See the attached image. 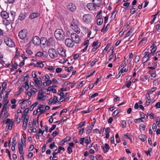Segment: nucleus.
Wrapping results in <instances>:
<instances>
[{"mask_svg":"<svg viewBox=\"0 0 160 160\" xmlns=\"http://www.w3.org/2000/svg\"><path fill=\"white\" fill-rule=\"evenodd\" d=\"M32 41L33 44L37 46H38L42 43L43 45H48V41H47L46 38H41V40L38 36H36L33 38Z\"/></svg>","mask_w":160,"mask_h":160,"instance_id":"obj_1","label":"nucleus"},{"mask_svg":"<svg viewBox=\"0 0 160 160\" xmlns=\"http://www.w3.org/2000/svg\"><path fill=\"white\" fill-rule=\"evenodd\" d=\"M54 36L57 40L60 41H63L65 38L64 32L61 29H57L54 32Z\"/></svg>","mask_w":160,"mask_h":160,"instance_id":"obj_2","label":"nucleus"},{"mask_svg":"<svg viewBox=\"0 0 160 160\" xmlns=\"http://www.w3.org/2000/svg\"><path fill=\"white\" fill-rule=\"evenodd\" d=\"M78 21L76 19H73L70 23L71 28L77 33H79L80 31V29L78 27Z\"/></svg>","mask_w":160,"mask_h":160,"instance_id":"obj_3","label":"nucleus"},{"mask_svg":"<svg viewBox=\"0 0 160 160\" xmlns=\"http://www.w3.org/2000/svg\"><path fill=\"white\" fill-rule=\"evenodd\" d=\"M48 53L49 56L52 59L56 58L58 57V54L56 50L53 48H50L48 51Z\"/></svg>","mask_w":160,"mask_h":160,"instance_id":"obj_4","label":"nucleus"},{"mask_svg":"<svg viewBox=\"0 0 160 160\" xmlns=\"http://www.w3.org/2000/svg\"><path fill=\"white\" fill-rule=\"evenodd\" d=\"M71 39L76 43H79L80 42V39L78 35L75 33H72L71 34Z\"/></svg>","mask_w":160,"mask_h":160,"instance_id":"obj_5","label":"nucleus"},{"mask_svg":"<svg viewBox=\"0 0 160 160\" xmlns=\"http://www.w3.org/2000/svg\"><path fill=\"white\" fill-rule=\"evenodd\" d=\"M4 42L6 44L10 47H13L15 46V44L12 40L8 38L4 39Z\"/></svg>","mask_w":160,"mask_h":160,"instance_id":"obj_6","label":"nucleus"},{"mask_svg":"<svg viewBox=\"0 0 160 160\" xmlns=\"http://www.w3.org/2000/svg\"><path fill=\"white\" fill-rule=\"evenodd\" d=\"M57 51L59 55L64 59L66 56V51L62 48H59L57 49Z\"/></svg>","mask_w":160,"mask_h":160,"instance_id":"obj_7","label":"nucleus"},{"mask_svg":"<svg viewBox=\"0 0 160 160\" xmlns=\"http://www.w3.org/2000/svg\"><path fill=\"white\" fill-rule=\"evenodd\" d=\"M65 45L68 47L72 48L74 45V41H72L71 38H67L65 39Z\"/></svg>","mask_w":160,"mask_h":160,"instance_id":"obj_8","label":"nucleus"},{"mask_svg":"<svg viewBox=\"0 0 160 160\" xmlns=\"http://www.w3.org/2000/svg\"><path fill=\"white\" fill-rule=\"evenodd\" d=\"M27 33V30L26 29H23L19 32L18 36L21 39H23L26 37Z\"/></svg>","mask_w":160,"mask_h":160,"instance_id":"obj_9","label":"nucleus"},{"mask_svg":"<svg viewBox=\"0 0 160 160\" xmlns=\"http://www.w3.org/2000/svg\"><path fill=\"white\" fill-rule=\"evenodd\" d=\"M151 54L148 52H144V55L142 58V63H144L146 62L151 57Z\"/></svg>","mask_w":160,"mask_h":160,"instance_id":"obj_10","label":"nucleus"},{"mask_svg":"<svg viewBox=\"0 0 160 160\" xmlns=\"http://www.w3.org/2000/svg\"><path fill=\"white\" fill-rule=\"evenodd\" d=\"M82 19L85 22L88 23L91 22L92 18L90 15L87 14L83 16Z\"/></svg>","mask_w":160,"mask_h":160,"instance_id":"obj_11","label":"nucleus"},{"mask_svg":"<svg viewBox=\"0 0 160 160\" xmlns=\"http://www.w3.org/2000/svg\"><path fill=\"white\" fill-rule=\"evenodd\" d=\"M27 17V15L25 12H21L19 16L18 19L22 21L24 20Z\"/></svg>","mask_w":160,"mask_h":160,"instance_id":"obj_12","label":"nucleus"},{"mask_svg":"<svg viewBox=\"0 0 160 160\" xmlns=\"http://www.w3.org/2000/svg\"><path fill=\"white\" fill-rule=\"evenodd\" d=\"M44 96L43 95V92L42 90L39 91L37 99L38 100H42Z\"/></svg>","mask_w":160,"mask_h":160,"instance_id":"obj_13","label":"nucleus"},{"mask_svg":"<svg viewBox=\"0 0 160 160\" xmlns=\"http://www.w3.org/2000/svg\"><path fill=\"white\" fill-rule=\"evenodd\" d=\"M67 8L70 11L72 12H74L76 9V7L74 4L70 3L68 5Z\"/></svg>","mask_w":160,"mask_h":160,"instance_id":"obj_14","label":"nucleus"},{"mask_svg":"<svg viewBox=\"0 0 160 160\" xmlns=\"http://www.w3.org/2000/svg\"><path fill=\"white\" fill-rule=\"evenodd\" d=\"M1 15L2 18L5 19H6L9 18V14L5 11L1 12Z\"/></svg>","mask_w":160,"mask_h":160,"instance_id":"obj_15","label":"nucleus"},{"mask_svg":"<svg viewBox=\"0 0 160 160\" xmlns=\"http://www.w3.org/2000/svg\"><path fill=\"white\" fill-rule=\"evenodd\" d=\"M101 148L103 150L104 152L106 153L108 152L109 149H110V147L108 144L107 143L105 144V146H101Z\"/></svg>","mask_w":160,"mask_h":160,"instance_id":"obj_16","label":"nucleus"},{"mask_svg":"<svg viewBox=\"0 0 160 160\" xmlns=\"http://www.w3.org/2000/svg\"><path fill=\"white\" fill-rule=\"evenodd\" d=\"M16 12L13 11H10V14L9 17L10 18V19L11 21H13L16 16Z\"/></svg>","mask_w":160,"mask_h":160,"instance_id":"obj_17","label":"nucleus"},{"mask_svg":"<svg viewBox=\"0 0 160 160\" xmlns=\"http://www.w3.org/2000/svg\"><path fill=\"white\" fill-rule=\"evenodd\" d=\"M39 15V14L38 12H33L31 13L29 16V18L30 19H33L38 17Z\"/></svg>","mask_w":160,"mask_h":160,"instance_id":"obj_18","label":"nucleus"},{"mask_svg":"<svg viewBox=\"0 0 160 160\" xmlns=\"http://www.w3.org/2000/svg\"><path fill=\"white\" fill-rule=\"evenodd\" d=\"M87 6L88 9L90 10H93L95 7V5L94 4V3H89L87 4Z\"/></svg>","mask_w":160,"mask_h":160,"instance_id":"obj_19","label":"nucleus"},{"mask_svg":"<svg viewBox=\"0 0 160 160\" xmlns=\"http://www.w3.org/2000/svg\"><path fill=\"white\" fill-rule=\"evenodd\" d=\"M44 64H45V62H38L35 64H34V66L35 67H37L42 68L44 67Z\"/></svg>","mask_w":160,"mask_h":160,"instance_id":"obj_20","label":"nucleus"},{"mask_svg":"<svg viewBox=\"0 0 160 160\" xmlns=\"http://www.w3.org/2000/svg\"><path fill=\"white\" fill-rule=\"evenodd\" d=\"M146 103H148L147 106L151 102V98L149 93H147L146 95Z\"/></svg>","mask_w":160,"mask_h":160,"instance_id":"obj_21","label":"nucleus"},{"mask_svg":"<svg viewBox=\"0 0 160 160\" xmlns=\"http://www.w3.org/2000/svg\"><path fill=\"white\" fill-rule=\"evenodd\" d=\"M18 149H19V152L20 154H23L24 153L23 152V146L20 143H18Z\"/></svg>","mask_w":160,"mask_h":160,"instance_id":"obj_22","label":"nucleus"},{"mask_svg":"<svg viewBox=\"0 0 160 160\" xmlns=\"http://www.w3.org/2000/svg\"><path fill=\"white\" fill-rule=\"evenodd\" d=\"M92 2L97 7H99L100 5L101 0H92Z\"/></svg>","mask_w":160,"mask_h":160,"instance_id":"obj_23","label":"nucleus"},{"mask_svg":"<svg viewBox=\"0 0 160 160\" xmlns=\"http://www.w3.org/2000/svg\"><path fill=\"white\" fill-rule=\"evenodd\" d=\"M146 136L143 134L140 135L138 136L139 138L143 142L145 141L146 139Z\"/></svg>","mask_w":160,"mask_h":160,"instance_id":"obj_24","label":"nucleus"},{"mask_svg":"<svg viewBox=\"0 0 160 160\" xmlns=\"http://www.w3.org/2000/svg\"><path fill=\"white\" fill-rule=\"evenodd\" d=\"M34 81L36 84L37 85L38 87H39L41 86V78H40L39 79H38V78H37L36 79H34Z\"/></svg>","mask_w":160,"mask_h":160,"instance_id":"obj_25","label":"nucleus"},{"mask_svg":"<svg viewBox=\"0 0 160 160\" xmlns=\"http://www.w3.org/2000/svg\"><path fill=\"white\" fill-rule=\"evenodd\" d=\"M149 74H150V76L148 77L149 79H152V77L153 78H155L156 76V73H151L150 71H149L148 72Z\"/></svg>","mask_w":160,"mask_h":160,"instance_id":"obj_26","label":"nucleus"},{"mask_svg":"<svg viewBox=\"0 0 160 160\" xmlns=\"http://www.w3.org/2000/svg\"><path fill=\"white\" fill-rule=\"evenodd\" d=\"M147 38L145 37L143 38L139 42V44H142L143 45L145 44L147 42Z\"/></svg>","mask_w":160,"mask_h":160,"instance_id":"obj_27","label":"nucleus"},{"mask_svg":"<svg viewBox=\"0 0 160 160\" xmlns=\"http://www.w3.org/2000/svg\"><path fill=\"white\" fill-rule=\"evenodd\" d=\"M103 22V19L101 18H98L97 19V24L98 25H100L102 24Z\"/></svg>","mask_w":160,"mask_h":160,"instance_id":"obj_28","label":"nucleus"},{"mask_svg":"<svg viewBox=\"0 0 160 160\" xmlns=\"http://www.w3.org/2000/svg\"><path fill=\"white\" fill-rule=\"evenodd\" d=\"M36 56L38 57H41L42 56H43L44 57L45 56H46V55H44V52H38L36 54Z\"/></svg>","mask_w":160,"mask_h":160,"instance_id":"obj_29","label":"nucleus"},{"mask_svg":"<svg viewBox=\"0 0 160 160\" xmlns=\"http://www.w3.org/2000/svg\"><path fill=\"white\" fill-rule=\"evenodd\" d=\"M29 111V108H26L23 111V113L22 114V117H24L27 116V114L28 113Z\"/></svg>","mask_w":160,"mask_h":160,"instance_id":"obj_30","label":"nucleus"},{"mask_svg":"<svg viewBox=\"0 0 160 160\" xmlns=\"http://www.w3.org/2000/svg\"><path fill=\"white\" fill-rule=\"evenodd\" d=\"M38 104V102H36L33 103L30 107L29 110H30V111H32L34 107L36 106Z\"/></svg>","mask_w":160,"mask_h":160,"instance_id":"obj_31","label":"nucleus"},{"mask_svg":"<svg viewBox=\"0 0 160 160\" xmlns=\"http://www.w3.org/2000/svg\"><path fill=\"white\" fill-rule=\"evenodd\" d=\"M44 68L49 70H54L55 69V68L54 66H47V67H45Z\"/></svg>","mask_w":160,"mask_h":160,"instance_id":"obj_32","label":"nucleus"},{"mask_svg":"<svg viewBox=\"0 0 160 160\" xmlns=\"http://www.w3.org/2000/svg\"><path fill=\"white\" fill-rule=\"evenodd\" d=\"M92 127L90 126H88V127H87V129L86 130V133H89L91 132L92 130Z\"/></svg>","mask_w":160,"mask_h":160,"instance_id":"obj_33","label":"nucleus"},{"mask_svg":"<svg viewBox=\"0 0 160 160\" xmlns=\"http://www.w3.org/2000/svg\"><path fill=\"white\" fill-rule=\"evenodd\" d=\"M12 67L11 70H14V69H16L17 68L18 66V64L17 63L14 62V64H12Z\"/></svg>","mask_w":160,"mask_h":160,"instance_id":"obj_34","label":"nucleus"},{"mask_svg":"<svg viewBox=\"0 0 160 160\" xmlns=\"http://www.w3.org/2000/svg\"><path fill=\"white\" fill-rule=\"evenodd\" d=\"M156 123L158 126L160 127V118L159 117L155 119Z\"/></svg>","mask_w":160,"mask_h":160,"instance_id":"obj_35","label":"nucleus"},{"mask_svg":"<svg viewBox=\"0 0 160 160\" xmlns=\"http://www.w3.org/2000/svg\"><path fill=\"white\" fill-rule=\"evenodd\" d=\"M29 117L28 115L25 116L24 118L23 123L28 124Z\"/></svg>","mask_w":160,"mask_h":160,"instance_id":"obj_36","label":"nucleus"},{"mask_svg":"<svg viewBox=\"0 0 160 160\" xmlns=\"http://www.w3.org/2000/svg\"><path fill=\"white\" fill-rule=\"evenodd\" d=\"M157 49L156 47H153V48L151 50V52L150 54H151V56L152 55H153V53L156 51Z\"/></svg>","mask_w":160,"mask_h":160,"instance_id":"obj_37","label":"nucleus"},{"mask_svg":"<svg viewBox=\"0 0 160 160\" xmlns=\"http://www.w3.org/2000/svg\"><path fill=\"white\" fill-rule=\"evenodd\" d=\"M67 118L66 117L63 118L62 119L60 120L59 121H57L54 122L55 123H58V124H59L61 123L62 122V121H64L66 119H67Z\"/></svg>","mask_w":160,"mask_h":160,"instance_id":"obj_38","label":"nucleus"},{"mask_svg":"<svg viewBox=\"0 0 160 160\" xmlns=\"http://www.w3.org/2000/svg\"><path fill=\"white\" fill-rule=\"evenodd\" d=\"M128 71H120L118 73V75L116 76L117 78H119L121 75L122 73L124 72H126Z\"/></svg>","mask_w":160,"mask_h":160,"instance_id":"obj_39","label":"nucleus"},{"mask_svg":"<svg viewBox=\"0 0 160 160\" xmlns=\"http://www.w3.org/2000/svg\"><path fill=\"white\" fill-rule=\"evenodd\" d=\"M132 29H130L126 34L125 36V38H126L128 37L132 33Z\"/></svg>","mask_w":160,"mask_h":160,"instance_id":"obj_40","label":"nucleus"},{"mask_svg":"<svg viewBox=\"0 0 160 160\" xmlns=\"http://www.w3.org/2000/svg\"><path fill=\"white\" fill-rule=\"evenodd\" d=\"M142 119L141 118L136 119H135V120H134V122L135 123H139L140 122H143V120H142Z\"/></svg>","mask_w":160,"mask_h":160,"instance_id":"obj_41","label":"nucleus"},{"mask_svg":"<svg viewBox=\"0 0 160 160\" xmlns=\"http://www.w3.org/2000/svg\"><path fill=\"white\" fill-rule=\"evenodd\" d=\"M86 123L85 121L79 123L78 126V128H80L84 126Z\"/></svg>","mask_w":160,"mask_h":160,"instance_id":"obj_42","label":"nucleus"},{"mask_svg":"<svg viewBox=\"0 0 160 160\" xmlns=\"http://www.w3.org/2000/svg\"><path fill=\"white\" fill-rule=\"evenodd\" d=\"M98 93L97 92H96L94 93V94H90L89 97V99H91V98H93L96 96H98Z\"/></svg>","mask_w":160,"mask_h":160,"instance_id":"obj_43","label":"nucleus"},{"mask_svg":"<svg viewBox=\"0 0 160 160\" xmlns=\"http://www.w3.org/2000/svg\"><path fill=\"white\" fill-rule=\"evenodd\" d=\"M13 124V122L12 121H11V119L9 118H8L7 119L6 121L5 122V124L8 125L9 124Z\"/></svg>","mask_w":160,"mask_h":160,"instance_id":"obj_44","label":"nucleus"},{"mask_svg":"<svg viewBox=\"0 0 160 160\" xmlns=\"http://www.w3.org/2000/svg\"><path fill=\"white\" fill-rule=\"evenodd\" d=\"M140 58L139 56L137 55L136 56L135 58V62L138 63L140 60Z\"/></svg>","mask_w":160,"mask_h":160,"instance_id":"obj_45","label":"nucleus"},{"mask_svg":"<svg viewBox=\"0 0 160 160\" xmlns=\"http://www.w3.org/2000/svg\"><path fill=\"white\" fill-rule=\"evenodd\" d=\"M126 62L124 61L121 66V67L122 68L120 70H126V68H124L126 67Z\"/></svg>","mask_w":160,"mask_h":160,"instance_id":"obj_46","label":"nucleus"},{"mask_svg":"<svg viewBox=\"0 0 160 160\" xmlns=\"http://www.w3.org/2000/svg\"><path fill=\"white\" fill-rule=\"evenodd\" d=\"M24 85H23V87L25 88V89L26 90L28 89L29 88V85L28 82V81L26 82H25L24 83Z\"/></svg>","mask_w":160,"mask_h":160,"instance_id":"obj_47","label":"nucleus"},{"mask_svg":"<svg viewBox=\"0 0 160 160\" xmlns=\"http://www.w3.org/2000/svg\"><path fill=\"white\" fill-rule=\"evenodd\" d=\"M119 110H115L113 112L112 115L113 116H115L117 115L119 113Z\"/></svg>","mask_w":160,"mask_h":160,"instance_id":"obj_48","label":"nucleus"},{"mask_svg":"<svg viewBox=\"0 0 160 160\" xmlns=\"http://www.w3.org/2000/svg\"><path fill=\"white\" fill-rule=\"evenodd\" d=\"M83 85V81H82L79 83H78L77 86V88H80Z\"/></svg>","mask_w":160,"mask_h":160,"instance_id":"obj_49","label":"nucleus"},{"mask_svg":"<svg viewBox=\"0 0 160 160\" xmlns=\"http://www.w3.org/2000/svg\"><path fill=\"white\" fill-rule=\"evenodd\" d=\"M52 99L53 101V103L56 104V103L59 102H58V97L57 96H54Z\"/></svg>","mask_w":160,"mask_h":160,"instance_id":"obj_50","label":"nucleus"},{"mask_svg":"<svg viewBox=\"0 0 160 160\" xmlns=\"http://www.w3.org/2000/svg\"><path fill=\"white\" fill-rule=\"evenodd\" d=\"M90 142L91 139L90 137H89L88 138V137H87L85 140V143L87 144H88L90 143Z\"/></svg>","mask_w":160,"mask_h":160,"instance_id":"obj_51","label":"nucleus"},{"mask_svg":"<svg viewBox=\"0 0 160 160\" xmlns=\"http://www.w3.org/2000/svg\"><path fill=\"white\" fill-rule=\"evenodd\" d=\"M56 127V125H55V124L53 125H52V127H51V128H50L49 129L48 132H51L52 131L54 130L55 129Z\"/></svg>","mask_w":160,"mask_h":160,"instance_id":"obj_52","label":"nucleus"},{"mask_svg":"<svg viewBox=\"0 0 160 160\" xmlns=\"http://www.w3.org/2000/svg\"><path fill=\"white\" fill-rule=\"evenodd\" d=\"M157 89V88H152L151 89L148 91V93H149V92H153L154 91H156Z\"/></svg>","mask_w":160,"mask_h":160,"instance_id":"obj_53","label":"nucleus"},{"mask_svg":"<svg viewBox=\"0 0 160 160\" xmlns=\"http://www.w3.org/2000/svg\"><path fill=\"white\" fill-rule=\"evenodd\" d=\"M65 150V148H64L61 147V146H59L58 147V152H57L58 153H59L60 152L61 150L64 151Z\"/></svg>","mask_w":160,"mask_h":160,"instance_id":"obj_54","label":"nucleus"},{"mask_svg":"<svg viewBox=\"0 0 160 160\" xmlns=\"http://www.w3.org/2000/svg\"><path fill=\"white\" fill-rule=\"evenodd\" d=\"M37 131V130L35 128H33L32 129L28 130V132L30 133L32 132H36Z\"/></svg>","mask_w":160,"mask_h":160,"instance_id":"obj_55","label":"nucleus"},{"mask_svg":"<svg viewBox=\"0 0 160 160\" xmlns=\"http://www.w3.org/2000/svg\"><path fill=\"white\" fill-rule=\"evenodd\" d=\"M13 124H9L8 125H7L6 128H7L9 130H11L12 128V126Z\"/></svg>","mask_w":160,"mask_h":160,"instance_id":"obj_56","label":"nucleus"},{"mask_svg":"<svg viewBox=\"0 0 160 160\" xmlns=\"http://www.w3.org/2000/svg\"><path fill=\"white\" fill-rule=\"evenodd\" d=\"M23 138H24L23 140H22L21 139V142L22 145H25V142L26 141V137H24L23 136Z\"/></svg>","mask_w":160,"mask_h":160,"instance_id":"obj_57","label":"nucleus"},{"mask_svg":"<svg viewBox=\"0 0 160 160\" xmlns=\"http://www.w3.org/2000/svg\"><path fill=\"white\" fill-rule=\"evenodd\" d=\"M55 143L54 142H52L49 146V148L52 149L54 148V147H56V146L55 145Z\"/></svg>","mask_w":160,"mask_h":160,"instance_id":"obj_58","label":"nucleus"},{"mask_svg":"<svg viewBox=\"0 0 160 160\" xmlns=\"http://www.w3.org/2000/svg\"><path fill=\"white\" fill-rule=\"evenodd\" d=\"M58 95L61 96V97L60 99V101L62 99V98H63V97H66L64 95V93L62 92H60L58 94Z\"/></svg>","mask_w":160,"mask_h":160,"instance_id":"obj_59","label":"nucleus"},{"mask_svg":"<svg viewBox=\"0 0 160 160\" xmlns=\"http://www.w3.org/2000/svg\"><path fill=\"white\" fill-rule=\"evenodd\" d=\"M6 152L7 153H8V157L9 158L11 159V155L10 154V152L9 151V150L8 149H6Z\"/></svg>","mask_w":160,"mask_h":160,"instance_id":"obj_60","label":"nucleus"},{"mask_svg":"<svg viewBox=\"0 0 160 160\" xmlns=\"http://www.w3.org/2000/svg\"><path fill=\"white\" fill-rule=\"evenodd\" d=\"M146 128V126L142 124H141L139 126L140 129H142L143 130H144Z\"/></svg>","mask_w":160,"mask_h":160,"instance_id":"obj_61","label":"nucleus"},{"mask_svg":"<svg viewBox=\"0 0 160 160\" xmlns=\"http://www.w3.org/2000/svg\"><path fill=\"white\" fill-rule=\"evenodd\" d=\"M157 128V126L156 125L155 123H153L152 126V129L154 132L156 131Z\"/></svg>","mask_w":160,"mask_h":160,"instance_id":"obj_62","label":"nucleus"},{"mask_svg":"<svg viewBox=\"0 0 160 160\" xmlns=\"http://www.w3.org/2000/svg\"><path fill=\"white\" fill-rule=\"evenodd\" d=\"M3 22L4 24L6 26L8 25L10 23L7 20H3Z\"/></svg>","mask_w":160,"mask_h":160,"instance_id":"obj_63","label":"nucleus"},{"mask_svg":"<svg viewBox=\"0 0 160 160\" xmlns=\"http://www.w3.org/2000/svg\"><path fill=\"white\" fill-rule=\"evenodd\" d=\"M98 41H96L94 42H93L92 45V47H96L97 46H98Z\"/></svg>","mask_w":160,"mask_h":160,"instance_id":"obj_64","label":"nucleus"}]
</instances>
